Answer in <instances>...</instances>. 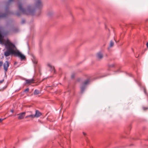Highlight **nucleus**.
<instances>
[{
	"label": "nucleus",
	"mask_w": 148,
	"mask_h": 148,
	"mask_svg": "<svg viewBox=\"0 0 148 148\" xmlns=\"http://www.w3.org/2000/svg\"><path fill=\"white\" fill-rule=\"evenodd\" d=\"M35 1L34 5H28L27 8L24 9L23 7V4L20 3L18 5V8L19 11L24 14L33 15L35 10L41 8L43 4L41 0H34Z\"/></svg>",
	"instance_id": "1"
},
{
	"label": "nucleus",
	"mask_w": 148,
	"mask_h": 148,
	"mask_svg": "<svg viewBox=\"0 0 148 148\" xmlns=\"http://www.w3.org/2000/svg\"><path fill=\"white\" fill-rule=\"evenodd\" d=\"M89 81L90 80L89 79H88L85 81L83 83V86L81 87V89L82 92H83L84 90L85 86L88 84L89 82Z\"/></svg>",
	"instance_id": "2"
},
{
	"label": "nucleus",
	"mask_w": 148,
	"mask_h": 148,
	"mask_svg": "<svg viewBox=\"0 0 148 148\" xmlns=\"http://www.w3.org/2000/svg\"><path fill=\"white\" fill-rule=\"evenodd\" d=\"M3 68L5 71V72L6 73L8 70V67L9 66V64L8 61H6L4 63L3 65Z\"/></svg>",
	"instance_id": "3"
},
{
	"label": "nucleus",
	"mask_w": 148,
	"mask_h": 148,
	"mask_svg": "<svg viewBox=\"0 0 148 148\" xmlns=\"http://www.w3.org/2000/svg\"><path fill=\"white\" fill-rule=\"evenodd\" d=\"M19 114V116L18 117V119H22L24 117L25 114V112H23L21 113L20 114Z\"/></svg>",
	"instance_id": "4"
},
{
	"label": "nucleus",
	"mask_w": 148,
	"mask_h": 148,
	"mask_svg": "<svg viewBox=\"0 0 148 148\" xmlns=\"http://www.w3.org/2000/svg\"><path fill=\"white\" fill-rule=\"evenodd\" d=\"M41 115V113L38 110H36V113L35 115H34V117H38Z\"/></svg>",
	"instance_id": "5"
},
{
	"label": "nucleus",
	"mask_w": 148,
	"mask_h": 148,
	"mask_svg": "<svg viewBox=\"0 0 148 148\" xmlns=\"http://www.w3.org/2000/svg\"><path fill=\"white\" fill-rule=\"evenodd\" d=\"M26 83L27 84H30L34 82V80L33 79H27L26 80Z\"/></svg>",
	"instance_id": "6"
},
{
	"label": "nucleus",
	"mask_w": 148,
	"mask_h": 148,
	"mask_svg": "<svg viewBox=\"0 0 148 148\" xmlns=\"http://www.w3.org/2000/svg\"><path fill=\"white\" fill-rule=\"evenodd\" d=\"M47 65L51 69V71H53L54 72H55V69L53 66L51 65V64L49 63L47 64Z\"/></svg>",
	"instance_id": "7"
},
{
	"label": "nucleus",
	"mask_w": 148,
	"mask_h": 148,
	"mask_svg": "<svg viewBox=\"0 0 148 148\" xmlns=\"http://www.w3.org/2000/svg\"><path fill=\"white\" fill-rule=\"evenodd\" d=\"M97 57L98 59H101L103 58V55L102 53L100 52H99L97 53Z\"/></svg>",
	"instance_id": "8"
},
{
	"label": "nucleus",
	"mask_w": 148,
	"mask_h": 148,
	"mask_svg": "<svg viewBox=\"0 0 148 148\" xmlns=\"http://www.w3.org/2000/svg\"><path fill=\"white\" fill-rule=\"evenodd\" d=\"M40 92L39 90H35L34 92V95H38L40 93Z\"/></svg>",
	"instance_id": "9"
},
{
	"label": "nucleus",
	"mask_w": 148,
	"mask_h": 148,
	"mask_svg": "<svg viewBox=\"0 0 148 148\" xmlns=\"http://www.w3.org/2000/svg\"><path fill=\"white\" fill-rule=\"evenodd\" d=\"M32 61L33 62L34 64H36L37 62V60L34 58H33V59H32Z\"/></svg>",
	"instance_id": "10"
},
{
	"label": "nucleus",
	"mask_w": 148,
	"mask_h": 148,
	"mask_svg": "<svg viewBox=\"0 0 148 148\" xmlns=\"http://www.w3.org/2000/svg\"><path fill=\"white\" fill-rule=\"evenodd\" d=\"M114 45V43L112 40H111L110 41V47H112Z\"/></svg>",
	"instance_id": "11"
},
{
	"label": "nucleus",
	"mask_w": 148,
	"mask_h": 148,
	"mask_svg": "<svg viewBox=\"0 0 148 148\" xmlns=\"http://www.w3.org/2000/svg\"><path fill=\"white\" fill-rule=\"evenodd\" d=\"M29 117H31L32 118H34V115H28V116H26V118H28Z\"/></svg>",
	"instance_id": "12"
},
{
	"label": "nucleus",
	"mask_w": 148,
	"mask_h": 148,
	"mask_svg": "<svg viewBox=\"0 0 148 148\" xmlns=\"http://www.w3.org/2000/svg\"><path fill=\"white\" fill-rule=\"evenodd\" d=\"M3 61H0V67L2 66L3 64Z\"/></svg>",
	"instance_id": "13"
},
{
	"label": "nucleus",
	"mask_w": 148,
	"mask_h": 148,
	"mask_svg": "<svg viewBox=\"0 0 148 148\" xmlns=\"http://www.w3.org/2000/svg\"><path fill=\"white\" fill-rule=\"evenodd\" d=\"M75 75L74 74V73H73L72 74V75H71V78H74V77H75Z\"/></svg>",
	"instance_id": "14"
},
{
	"label": "nucleus",
	"mask_w": 148,
	"mask_h": 148,
	"mask_svg": "<svg viewBox=\"0 0 148 148\" xmlns=\"http://www.w3.org/2000/svg\"><path fill=\"white\" fill-rule=\"evenodd\" d=\"M29 88H26V89H25V90L24 91H25V92H28L29 91Z\"/></svg>",
	"instance_id": "15"
},
{
	"label": "nucleus",
	"mask_w": 148,
	"mask_h": 148,
	"mask_svg": "<svg viewBox=\"0 0 148 148\" xmlns=\"http://www.w3.org/2000/svg\"><path fill=\"white\" fill-rule=\"evenodd\" d=\"M143 108L144 110H146L147 109H148V108H145V107H143Z\"/></svg>",
	"instance_id": "16"
},
{
	"label": "nucleus",
	"mask_w": 148,
	"mask_h": 148,
	"mask_svg": "<svg viewBox=\"0 0 148 148\" xmlns=\"http://www.w3.org/2000/svg\"><path fill=\"white\" fill-rule=\"evenodd\" d=\"M3 119H0V122H1L2 121H3Z\"/></svg>",
	"instance_id": "17"
},
{
	"label": "nucleus",
	"mask_w": 148,
	"mask_h": 148,
	"mask_svg": "<svg viewBox=\"0 0 148 148\" xmlns=\"http://www.w3.org/2000/svg\"><path fill=\"white\" fill-rule=\"evenodd\" d=\"M25 21L24 20H22V23H25Z\"/></svg>",
	"instance_id": "18"
},
{
	"label": "nucleus",
	"mask_w": 148,
	"mask_h": 148,
	"mask_svg": "<svg viewBox=\"0 0 148 148\" xmlns=\"http://www.w3.org/2000/svg\"><path fill=\"white\" fill-rule=\"evenodd\" d=\"M83 134H84V136H85L86 135V133H85V132H83Z\"/></svg>",
	"instance_id": "19"
},
{
	"label": "nucleus",
	"mask_w": 148,
	"mask_h": 148,
	"mask_svg": "<svg viewBox=\"0 0 148 148\" xmlns=\"http://www.w3.org/2000/svg\"><path fill=\"white\" fill-rule=\"evenodd\" d=\"M146 45H147V48H148V42H147V43Z\"/></svg>",
	"instance_id": "20"
},
{
	"label": "nucleus",
	"mask_w": 148,
	"mask_h": 148,
	"mask_svg": "<svg viewBox=\"0 0 148 148\" xmlns=\"http://www.w3.org/2000/svg\"><path fill=\"white\" fill-rule=\"evenodd\" d=\"M13 111H13V110H11V112H12V113L13 112Z\"/></svg>",
	"instance_id": "21"
},
{
	"label": "nucleus",
	"mask_w": 148,
	"mask_h": 148,
	"mask_svg": "<svg viewBox=\"0 0 148 148\" xmlns=\"http://www.w3.org/2000/svg\"><path fill=\"white\" fill-rule=\"evenodd\" d=\"M13 1V0H9V1L10 2Z\"/></svg>",
	"instance_id": "22"
},
{
	"label": "nucleus",
	"mask_w": 148,
	"mask_h": 148,
	"mask_svg": "<svg viewBox=\"0 0 148 148\" xmlns=\"http://www.w3.org/2000/svg\"><path fill=\"white\" fill-rule=\"evenodd\" d=\"M17 14L18 16H19V14H18V13Z\"/></svg>",
	"instance_id": "23"
},
{
	"label": "nucleus",
	"mask_w": 148,
	"mask_h": 148,
	"mask_svg": "<svg viewBox=\"0 0 148 148\" xmlns=\"http://www.w3.org/2000/svg\"><path fill=\"white\" fill-rule=\"evenodd\" d=\"M2 16V17H3V16H4V15H3V16Z\"/></svg>",
	"instance_id": "24"
},
{
	"label": "nucleus",
	"mask_w": 148,
	"mask_h": 148,
	"mask_svg": "<svg viewBox=\"0 0 148 148\" xmlns=\"http://www.w3.org/2000/svg\"><path fill=\"white\" fill-rule=\"evenodd\" d=\"M138 57V56H136V57Z\"/></svg>",
	"instance_id": "25"
}]
</instances>
